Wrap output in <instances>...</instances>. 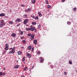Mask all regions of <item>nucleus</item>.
<instances>
[{
    "mask_svg": "<svg viewBox=\"0 0 77 77\" xmlns=\"http://www.w3.org/2000/svg\"><path fill=\"white\" fill-rule=\"evenodd\" d=\"M5 47L4 48L5 50H9V45L8 44H6L5 45Z\"/></svg>",
    "mask_w": 77,
    "mask_h": 77,
    "instance_id": "1",
    "label": "nucleus"
},
{
    "mask_svg": "<svg viewBox=\"0 0 77 77\" xmlns=\"http://www.w3.org/2000/svg\"><path fill=\"white\" fill-rule=\"evenodd\" d=\"M28 21H29V19H25L23 21V24L25 25H26L27 24V23H28Z\"/></svg>",
    "mask_w": 77,
    "mask_h": 77,
    "instance_id": "2",
    "label": "nucleus"
},
{
    "mask_svg": "<svg viewBox=\"0 0 77 77\" xmlns=\"http://www.w3.org/2000/svg\"><path fill=\"white\" fill-rule=\"evenodd\" d=\"M26 55V57L28 58H30L31 57V55L29 54V53H28V52H27Z\"/></svg>",
    "mask_w": 77,
    "mask_h": 77,
    "instance_id": "3",
    "label": "nucleus"
},
{
    "mask_svg": "<svg viewBox=\"0 0 77 77\" xmlns=\"http://www.w3.org/2000/svg\"><path fill=\"white\" fill-rule=\"evenodd\" d=\"M30 28L31 29V30L32 31V32H33V30H34L35 29V27H33L32 26V25H31L30 26Z\"/></svg>",
    "mask_w": 77,
    "mask_h": 77,
    "instance_id": "4",
    "label": "nucleus"
},
{
    "mask_svg": "<svg viewBox=\"0 0 77 77\" xmlns=\"http://www.w3.org/2000/svg\"><path fill=\"white\" fill-rule=\"evenodd\" d=\"M0 23L1 24H2L3 25H6V23L5 22H4V20H1L0 21Z\"/></svg>",
    "mask_w": 77,
    "mask_h": 77,
    "instance_id": "5",
    "label": "nucleus"
},
{
    "mask_svg": "<svg viewBox=\"0 0 77 77\" xmlns=\"http://www.w3.org/2000/svg\"><path fill=\"white\" fill-rule=\"evenodd\" d=\"M21 19L20 18L17 19L15 21V23H17V22H21Z\"/></svg>",
    "mask_w": 77,
    "mask_h": 77,
    "instance_id": "6",
    "label": "nucleus"
},
{
    "mask_svg": "<svg viewBox=\"0 0 77 77\" xmlns=\"http://www.w3.org/2000/svg\"><path fill=\"white\" fill-rule=\"evenodd\" d=\"M15 47H14L12 50H11V52L12 53V54H14V53H15Z\"/></svg>",
    "mask_w": 77,
    "mask_h": 77,
    "instance_id": "7",
    "label": "nucleus"
},
{
    "mask_svg": "<svg viewBox=\"0 0 77 77\" xmlns=\"http://www.w3.org/2000/svg\"><path fill=\"white\" fill-rule=\"evenodd\" d=\"M31 10V8H28L27 10H25V12H28V11H29L30 12Z\"/></svg>",
    "mask_w": 77,
    "mask_h": 77,
    "instance_id": "8",
    "label": "nucleus"
},
{
    "mask_svg": "<svg viewBox=\"0 0 77 77\" xmlns=\"http://www.w3.org/2000/svg\"><path fill=\"white\" fill-rule=\"evenodd\" d=\"M27 48L29 49V50H30L32 48V46L30 45L29 46H28L27 47Z\"/></svg>",
    "mask_w": 77,
    "mask_h": 77,
    "instance_id": "9",
    "label": "nucleus"
},
{
    "mask_svg": "<svg viewBox=\"0 0 77 77\" xmlns=\"http://www.w3.org/2000/svg\"><path fill=\"white\" fill-rule=\"evenodd\" d=\"M33 43L35 45H36L37 44V40L36 39L34 40L33 41Z\"/></svg>",
    "mask_w": 77,
    "mask_h": 77,
    "instance_id": "10",
    "label": "nucleus"
},
{
    "mask_svg": "<svg viewBox=\"0 0 77 77\" xmlns=\"http://www.w3.org/2000/svg\"><path fill=\"white\" fill-rule=\"evenodd\" d=\"M40 59H41V60H40V62H44V59L42 58L41 57H40Z\"/></svg>",
    "mask_w": 77,
    "mask_h": 77,
    "instance_id": "11",
    "label": "nucleus"
},
{
    "mask_svg": "<svg viewBox=\"0 0 77 77\" xmlns=\"http://www.w3.org/2000/svg\"><path fill=\"white\" fill-rule=\"evenodd\" d=\"M11 36H12L13 37H15V36H16V34L15 33H12L11 34Z\"/></svg>",
    "mask_w": 77,
    "mask_h": 77,
    "instance_id": "12",
    "label": "nucleus"
},
{
    "mask_svg": "<svg viewBox=\"0 0 77 77\" xmlns=\"http://www.w3.org/2000/svg\"><path fill=\"white\" fill-rule=\"evenodd\" d=\"M9 23L10 24L12 25L13 24H14V22H12V21H10L9 22Z\"/></svg>",
    "mask_w": 77,
    "mask_h": 77,
    "instance_id": "13",
    "label": "nucleus"
},
{
    "mask_svg": "<svg viewBox=\"0 0 77 77\" xmlns=\"http://www.w3.org/2000/svg\"><path fill=\"white\" fill-rule=\"evenodd\" d=\"M5 15V14L3 13L0 14V17H4Z\"/></svg>",
    "mask_w": 77,
    "mask_h": 77,
    "instance_id": "14",
    "label": "nucleus"
},
{
    "mask_svg": "<svg viewBox=\"0 0 77 77\" xmlns=\"http://www.w3.org/2000/svg\"><path fill=\"white\" fill-rule=\"evenodd\" d=\"M36 2L35 0H32L31 1V2L32 3V4H34Z\"/></svg>",
    "mask_w": 77,
    "mask_h": 77,
    "instance_id": "15",
    "label": "nucleus"
},
{
    "mask_svg": "<svg viewBox=\"0 0 77 77\" xmlns=\"http://www.w3.org/2000/svg\"><path fill=\"white\" fill-rule=\"evenodd\" d=\"M26 31H30V30H31V29L29 28H26Z\"/></svg>",
    "mask_w": 77,
    "mask_h": 77,
    "instance_id": "16",
    "label": "nucleus"
},
{
    "mask_svg": "<svg viewBox=\"0 0 77 77\" xmlns=\"http://www.w3.org/2000/svg\"><path fill=\"white\" fill-rule=\"evenodd\" d=\"M18 66H19L18 65H17L14 66V68L15 69H17V68H18Z\"/></svg>",
    "mask_w": 77,
    "mask_h": 77,
    "instance_id": "17",
    "label": "nucleus"
},
{
    "mask_svg": "<svg viewBox=\"0 0 77 77\" xmlns=\"http://www.w3.org/2000/svg\"><path fill=\"white\" fill-rule=\"evenodd\" d=\"M38 14L39 15V17H41L42 16V14L40 12H38Z\"/></svg>",
    "mask_w": 77,
    "mask_h": 77,
    "instance_id": "18",
    "label": "nucleus"
},
{
    "mask_svg": "<svg viewBox=\"0 0 77 77\" xmlns=\"http://www.w3.org/2000/svg\"><path fill=\"white\" fill-rule=\"evenodd\" d=\"M17 53L18 55H21V52L20 51H18Z\"/></svg>",
    "mask_w": 77,
    "mask_h": 77,
    "instance_id": "19",
    "label": "nucleus"
},
{
    "mask_svg": "<svg viewBox=\"0 0 77 77\" xmlns=\"http://www.w3.org/2000/svg\"><path fill=\"white\" fill-rule=\"evenodd\" d=\"M22 42L24 43L25 44H26V40H23L22 41Z\"/></svg>",
    "mask_w": 77,
    "mask_h": 77,
    "instance_id": "20",
    "label": "nucleus"
},
{
    "mask_svg": "<svg viewBox=\"0 0 77 77\" xmlns=\"http://www.w3.org/2000/svg\"><path fill=\"white\" fill-rule=\"evenodd\" d=\"M32 25H33L34 26H35V25H36V23L35 22H32Z\"/></svg>",
    "mask_w": 77,
    "mask_h": 77,
    "instance_id": "21",
    "label": "nucleus"
},
{
    "mask_svg": "<svg viewBox=\"0 0 77 77\" xmlns=\"http://www.w3.org/2000/svg\"><path fill=\"white\" fill-rule=\"evenodd\" d=\"M24 18H27V15L26 14H24L23 15Z\"/></svg>",
    "mask_w": 77,
    "mask_h": 77,
    "instance_id": "22",
    "label": "nucleus"
},
{
    "mask_svg": "<svg viewBox=\"0 0 77 77\" xmlns=\"http://www.w3.org/2000/svg\"><path fill=\"white\" fill-rule=\"evenodd\" d=\"M35 35L33 34H32L31 35V38H34Z\"/></svg>",
    "mask_w": 77,
    "mask_h": 77,
    "instance_id": "23",
    "label": "nucleus"
},
{
    "mask_svg": "<svg viewBox=\"0 0 77 77\" xmlns=\"http://www.w3.org/2000/svg\"><path fill=\"white\" fill-rule=\"evenodd\" d=\"M47 8H48V9H49V8H51V6L48 5H47Z\"/></svg>",
    "mask_w": 77,
    "mask_h": 77,
    "instance_id": "24",
    "label": "nucleus"
},
{
    "mask_svg": "<svg viewBox=\"0 0 77 77\" xmlns=\"http://www.w3.org/2000/svg\"><path fill=\"white\" fill-rule=\"evenodd\" d=\"M46 4H47V5H48V1L47 0H46L45 1Z\"/></svg>",
    "mask_w": 77,
    "mask_h": 77,
    "instance_id": "25",
    "label": "nucleus"
},
{
    "mask_svg": "<svg viewBox=\"0 0 77 77\" xmlns=\"http://www.w3.org/2000/svg\"><path fill=\"white\" fill-rule=\"evenodd\" d=\"M25 59H26V57H23L22 59V61H24V60H25Z\"/></svg>",
    "mask_w": 77,
    "mask_h": 77,
    "instance_id": "26",
    "label": "nucleus"
},
{
    "mask_svg": "<svg viewBox=\"0 0 77 77\" xmlns=\"http://www.w3.org/2000/svg\"><path fill=\"white\" fill-rule=\"evenodd\" d=\"M27 67H26L25 68H23V71H26V69H27Z\"/></svg>",
    "mask_w": 77,
    "mask_h": 77,
    "instance_id": "27",
    "label": "nucleus"
},
{
    "mask_svg": "<svg viewBox=\"0 0 77 77\" xmlns=\"http://www.w3.org/2000/svg\"><path fill=\"white\" fill-rule=\"evenodd\" d=\"M6 53V51H3L2 52V54H5V53Z\"/></svg>",
    "mask_w": 77,
    "mask_h": 77,
    "instance_id": "28",
    "label": "nucleus"
},
{
    "mask_svg": "<svg viewBox=\"0 0 77 77\" xmlns=\"http://www.w3.org/2000/svg\"><path fill=\"white\" fill-rule=\"evenodd\" d=\"M5 25H3V24H0V27H3V26Z\"/></svg>",
    "mask_w": 77,
    "mask_h": 77,
    "instance_id": "29",
    "label": "nucleus"
},
{
    "mask_svg": "<svg viewBox=\"0 0 77 77\" xmlns=\"http://www.w3.org/2000/svg\"><path fill=\"white\" fill-rule=\"evenodd\" d=\"M32 35V34H30V33H28V34H27V36H29V37H30V36H31Z\"/></svg>",
    "mask_w": 77,
    "mask_h": 77,
    "instance_id": "30",
    "label": "nucleus"
},
{
    "mask_svg": "<svg viewBox=\"0 0 77 77\" xmlns=\"http://www.w3.org/2000/svg\"><path fill=\"white\" fill-rule=\"evenodd\" d=\"M8 54H12V52L11 51H9L8 53Z\"/></svg>",
    "mask_w": 77,
    "mask_h": 77,
    "instance_id": "31",
    "label": "nucleus"
},
{
    "mask_svg": "<svg viewBox=\"0 0 77 77\" xmlns=\"http://www.w3.org/2000/svg\"><path fill=\"white\" fill-rule=\"evenodd\" d=\"M69 64H72V61H71V60H70L69 61Z\"/></svg>",
    "mask_w": 77,
    "mask_h": 77,
    "instance_id": "32",
    "label": "nucleus"
},
{
    "mask_svg": "<svg viewBox=\"0 0 77 77\" xmlns=\"http://www.w3.org/2000/svg\"><path fill=\"white\" fill-rule=\"evenodd\" d=\"M30 39L31 41H32V40H33L35 39V37L30 38Z\"/></svg>",
    "mask_w": 77,
    "mask_h": 77,
    "instance_id": "33",
    "label": "nucleus"
},
{
    "mask_svg": "<svg viewBox=\"0 0 77 77\" xmlns=\"http://www.w3.org/2000/svg\"><path fill=\"white\" fill-rule=\"evenodd\" d=\"M34 51V48H32L31 49V52H33Z\"/></svg>",
    "mask_w": 77,
    "mask_h": 77,
    "instance_id": "34",
    "label": "nucleus"
},
{
    "mask_svg": "<svg viewBox=\"0 0 77 77\" xmlns=\"http://www.w3.org/2000/svg\"><path fill=\"white\" fill-rule=\"evenodd\" d=\"M20 35H23V31H21Z\"/></svg>",
    "mask_w": 77,
    "mask_h": 77,
    "instance_id": "35",
    "label": "nucleus"
},
{
    "mask_svg": "<svg viewBox=\"0 0 77 77\" xmlns=\"http://www.w3.org/2000/svg\"><path fill=\"white\" fill-rule=\"evenodd\" d=\"M0 75L1 76H2L3 75V74L2 72H0Z\"/></svg>",
    "mask_w": 77,
    "mask_h": 77,
    "instance_id": "36",
    "label": "nucleus"
},
{
    "mask_svg": "<svg viewBox=\"0 0 77 77\" xmlns=\"http://www.w3.org/2000/svg\"><path fill=\"white\" fill-rule=\"evenodd\" d=\"M40 28H41V25H39L38 26V28L40 29Z\"/></svg>",
    "mask_w": 77,
    "mask_h": 77,
    "instance_id": "37",
    "label": "nucleus"
},
{
    "mask_svg": "<svg viewBox=\"0 0 77 77\" xmlns=\"http://www.w3.org/2000/svg\"><path fill=\"white\" fill-rule=\"evenodd\" d=\"M20 26V23L18 24L17 25V27H18Z\"/></svg>",
    "mask_w": 77,
    "mask_h": 77,
    "instance_id": "38",
    "label": "nucleus"
},
{
    "mask_svg": "<svg viewBox=\"0 0 77 77\" xmlns=\"http://www.w3.org/2000/svg\"><path fill=\"white\" fill-rule=\"evenodd\" d=\"M2 74H3V75H6V73L5 72H3Z\"/></svg>",
    "mask_w": 77,
    "mask_h": 77,
    "instance_id": "39",
    "label": "nucleus"
},
{
    "mask_svg": "<svg viewBox=\"0 0 77 77\" xmlns=\"http://www.w3.org/2000/svg\"><path fill=\"white\" fill-rule=\"evenodd\" d=\"M68 74V73L66 72H64V74H65V75H66Z\"/></svg>",
    "mask_w": 77,
    "mask_h": 77,
    "instance_id": "40",
    "label": "nucleus"
},
{
    "mask_svg": "<svg viewBox=\"0 0 77 77\" xmlns=\"http://www.w3.org/2000/svg\"><path fill=\"white\" fill-rule=\"evenodd\" d=\"M37 54H40V52H39V51H38L37 53Z\"/></svg>",
    "mask_w": 77,
    "mask_h": 77,
    "instance_id": "41",
    "label": "nucleus"
},
{
    "mask_svg": "<svg viewBox=\"0 0 77 77\" xmlns=\"http://www.w3.org/2000/svg\"><path fill=\"white\" fill-rule=\"evenodd\" d=\"M76 9H77V8H75L73 9V11H75Z\"/></svg>",
    "mask_w": 77,
    "mask_h": 77,
    "instance_id": "42",
    "label": "nucleus"
},
{
    "mask_svg": "<svg viewBox=\"0 0 77 77\" xmlns=\"http://www.w3.org/2000/svg\"><path fill=\"white\" fill-rule=\"evenodd\" d=\"M21 6H22V7H23V8H24V5L22 4L21 5Z\"/></svg>",
    "mask_w": 77,
    "mask_h": 77,
    "instance_id": "43",
    "label": "nucleus"
},
{
    "mask_svg": "<svg viewBox=\"0 0 77 77\" xmlns=\"http://www.w3.org/2000/svg\"><path fill=\"white\" fill-rule=\"evenodd\" d=\"M34 30H35V32H36L37 30H36V29H35H35H34Z\"/></svg>",
    "mask_w": 77,
    "mask_h": 77,
    "instance_id": "44",
    "label": "nucleus"
},
{
    "mask_svg": "<svg viewBox=\"0 0 77 77\" xmlns=\"http://www.w3.org/2000/svg\"><path fill=\"white\" fill-rule=\"evenodd\" d=\"M51 66L52 69H53V66L52 65H51Z\"/></svg>",
    "mask_w": 77,
    "mask_h": 77,
    "instance_id": "45",
    "label": "nucleus"
},
{
    "mask_svg": "<svg viewBox=\"0 0 77 77\" xmlns=\"http://www.w3.org/2000/svg\"><path fill=\"white\" fill-rule=\"evenodd\" d=\"M35 19H36V20H38V17L37 16L36 17Z\"/></svg>",
    "mask_w": 77,
    "mask_h": 77,
    "instance_id": "46",
    "label": "nucleus"
},
{
    "mask_svg": "<svg viewBox=\"0 0 77 77\" xmlns=\"http://www.w3.org/2000/svg\"><path fill=\"white\" fill-rule=\"evenodd\" d=\"M70 23H71L69 22H68L67 23V24H70Z\"/></svg>",
    "mask_w": 77,
    "mask_h": 77,
    "instance_id": "47",
    "label": "nucleus"
},
{
    "mask_svg": "<svg viewBox=\"0 0 77 77\" xmlns=\"http://www.w3.org/2000/svg\"><path fill=\"white\" fill-rule=\"evenodd\" d=\"M18 31H19V32H21V29H18Z\"/></svg>",
    "mask_w": 77,
    "mask_h": 77,
    "instance_id": "48",
    "label": "nucleus"
},
{
    "mask_svg": "<svg viewBox=\"0 0 77 77\" xmlns=\"http://www.w3.org/2000/svg\"><path fill=\"white\" fill-rule=\"evenodd\" d=\"M24 38V37L23 36V37H21L20 38L22 39H23V38Z\"/></svg>",
    "mask_w": 77,
    "mask_h": 77,
    "instance_id": "49",
    "label": "nucleus"
},
{
    "mask_svg": "<svg viewBox=\"0 0 77 77\" xmlns=\"http://www.w3.org/2000/svg\"><path fill=\"white\" fill-rule=\"evenodd\" d=\"M62 1L63 2H65V0H62Z\"/></svg>",
    "mask_w": 77,
    "mask_h": 77,
    "instance_id": "50",
    "label": "nucleus"
},
{
    "mask_svg": "<svg viewBox=\"0 0 77 77\" xmlns=\"http://www.w3.org/2000/svg\"><path fill=\"white\" fill-rule=\"evenodd\" d=\"M32 18H35V17L34 15H33L32 16Z\"/></svg>",
    "mask_w": 77,
    "mask_h": 77,
    "instance_id": "51",
    "label": "nucleus"
},
{
    "mask_svg": "<svg viewBox=\"0 0 77 77\" xmlns=\"http://www.w3.org/2000/svg\"><path fill=\"white\" fill-rule=\"evenodd\" d=\"M34 68V66H33L32 67L31 69H33Z\"/></svg>",
    "mask_w": 77,
    "mask_h": 77,
    "instance_id": "52",
    "label": "nucleus"
},
{
    "mask_svg": "<svg viewBox=\"0 0 77 77\" xmlns=\"http://www.w3.org/2000/svg\"><path fill=\"white\" fill-rule=\"evenodd\" d=\"M9 11L10 12H12V10H10Z\"/></svg>",
    "mask_w": 77,
    "mask_h": 77,
    "instance_id": "53",
    "label": "nucleus"
},
{
    "mask_svg": "<svg viewBox=\"0 0 77 77\" xmlns=\"http://www.w3.org/2000/svg\"><path fill=\"white\" fill-rule=\"evenodd\" d=\"M11 49H12V48H11L9 49V50H11Z\"/></svg>",
    "mask_w": 77,
    "mask_h": 77,
    "instance_id": "54",
    "label": "nucleus"
},
{
    "mask_svg": "<svg viewBox=\"0 0 77 77\" xmlns=\"http://www.w3.org/2000/svg\"><path fill=\"white\" fill-rule=\"evenodd\" d=\"M22 77H24V75H23L21 76Z\"/></svg>",
    "mask_w": 77,
    "mask_h": 77,
    "instance_id": "55",
    "label": "nucleus"
},
{
    "mask_svg": "<svg viewBox=\"0 0 77 77\" xmlns=\"http://www.w3.org/2000/svg\"><path fill=\"white\" fill-rule=\"evenodd\" d=\"M3 69H4V70H5V68L4 67Z\"/></svg>",
    "mask_w": 77,
    "mask_h": 77,
    "instance_id": "56",
    "label": "nucleus"
},
{
    "mask_svg": "<svg viewBox=\"0 0 77 77\" xmlns=\"http://www.w3.org/2000/svg\"><path fill=\"white\" fill-rule=\"evenodd\" d=\"M18 60H17V61H16V62L17 63H18Z\"/></svg>",
    "mask_w": 77,
    "mask_h": 77,
    "instance_id": "57",
    "label": "nucleus"
},
{
    "mask_svg": "<svg viewBox=\"0 0 77 77\" xmlns=\"http://www.w3.org/2000/svg\"><path fill=\"white\" fill-rule=\"evenodd\" d=\"M29 71H31V70L30 69L29 70Z\"/></svg>",
    "mask_w": 77,
    "mask_h": 77,
    "instance_id": "58",
    "label": "nucleus"
},
{
    "mask_svg": "<svg viewBox=\"0 0 77 77\" xmlns=\"http://www.w3.org/2000/svg\"><path fill=\"white\" fill-rule=\"evenodd\" d=\"M0 77H1L0 76Z\"/></svg>",
    "mask_w": 77,
    "mask_h": 77,
    "instance_id": "59",
    "label": "nucleus"
}]
</instances>
